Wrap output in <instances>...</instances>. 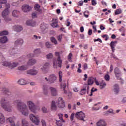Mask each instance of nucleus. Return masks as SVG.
Instances as JSON below:
<instances>
[{"label":"nucleus","mask_w":126,"mask_h":126,"mask_svg":"<svg viewBox=\"0 0 126 126\" xmlns=\"http://www.w3.org/2000/svg\"><path fill=\"white\" fill-rule=\"evenodd\" d=\"M102 38H105V41H107L109 39V37H108V35H107V34L103 35Z\"/></svg>","instance_id":"60"},{"label":"nucleus","mask_w":126,"mask_h":126,"mask_svg":"<svg viewBox=\"0 0 126 126\" xmlns=\"http://www.w3.org/2000/svg\"><path fill=\"white\" fill-rule=\"evenodd\" d=\"M40 7H41V6L38 4H36L34 6V8L35 10H36L37 11H39V12H41V11H42L41 10V9H40Z\"/></svg>","instance_id":"37"},{"label":"nucleus","mask_w":126,"mask_h":126,"mask_svg":"<svg viewBox=\"0 0 126 126\" xmlns=\"http://www.w3.org/2000/svg\"><path fill=\"white\" fill-rule=\"evenodd\" d=\"M48 28V25L44 23H42L40 25V29H41L42 31H45L46 29Z\"/></svg>","instance_id":"24"},{"label":"nucleus","mask_w":126,"mask_h":126,"mask_svg":"<svg viewBox=\"0 0 126 126\" xmlns=\"http://www.w3.org/2000/svg\"><path fill=\"white\" fill-rule=\"evenodd\" d=\"M0 104L1 108H3L5 111L7 112H11V111H12V106L9 104V101H8V98H1Z\"/></svg>","instance_id":"1"},{"label":"nucleus","mask_w":126,"mask_h":126,"mask_svg":"<svg viewBox=\"0 0 126 126\" xmlns=\"http://www.w3.org/2000/svg\"><path fill=\"white\" fill-rule=\"evenodd\" d=\"M67 83H68L67 81H63V82L61 83V88L63 89L64 94H66V93H67L66 92V91H65L64 90V89H65V88L66 87V86L67 85Z\"/></svg>","instance_id":"16"},{"label":"nucleus","mask_w":126,"mask_h":126,"mask_svg":"<svg viewBox=\"0 0 126 126\" xmlns=\"http://www.w3.org/2000/svg\"><path fill=\"white\" fill-rule=\"evenodd\" d=\"M94 42H100V43H102V40H101V39L100 38H97V39H94Z\"/></svg>","instance_id":"63"},{"label":"nucleus","mask_w":126,"mask_h":126,"mask_svg":"<svg viewBox=\"0 0 126 126\" xmlns=\"http://www.w3.org/2000/svg\"><path fill=\"white\" fill-rule=\"evenodd\" d=\"M56 125L58 126H63V121L62 120H56Z\"/></svg>","instance_id":"44"},{"label":"nucleus","mask_w":126,"mask_h":126,"mask_svg":"<svg viewBox=\"0 0 126 126\" xmlns=\"http://www.w3.org/2000/svg\"><path fill=\"white\" fill-rule=\"evenodd\" d=\"M30 121L34 124L36 126L40 125V117L38 116H35L34 114H30L29 115Z\"/></svg>","instance_id":"4"},{"label":"nucleus","mask_w":126,"mask_h":126,"mask_svg":"<svg viewBox=\"0 0 126 126\" xmlns=\"http://www.w3.org/2000/svg\"><path fill=\"white\" fill-rule=\"evenodd\" d=\"M14 103L17 104L18 109H19L20 107H23V105H26V104L22 101V99H17L14 101Z\"/></svg>","instance_id":"13"},{"label":"nucleus","mask_w":126,"mask_h":126,"mask_svg":"<svg viewBox=\"0 0 126 126\" xmlns=\"http://www.w3.org/2000/svg\"><path fill=\"white\" fill-rule=\"evenodd\" d=\"M32 9V7L29 6V5L24 4L22 6V10L24 12H28Z\"/></svg>","instance_id":"11"},{"label":"nucleus","mask_w":126,"mask_h":126,"mask_svg":"<svg viewBox=\"0 0 126 126\" xmlns=\"http://www.w3.org/2000/svg\"><path fill=\"white\" fill-rule=\"evenodd\" d=\"M122 12H123L122 9H118L116 10V11L115 12V14H116V15H118L119 14H121V13H122Z\"/></svg>","instance_id":"40"},{"label":"nucleus","mask_w":126,"mask_h":126,"mask_svg":"<svg viewBox=\"0 0 126 126\" xmlns=\"http://www.w3.org/2000/svg\"><path fill=\"white\" fill-rule=\"evenodd\" d=\"M9 15V10L8 8L5 9L1 13L2 17L4 18L6 22H8V21H11V19L8 17Z\"/></svg>","instance_id":"5"},{"label":"nucleus","mask_w":126,"mask_h":126,"mask_svg":"<svg viewBox=\"0 0 126 126\" xmlns=\"http://www.w3.org/2000/svg\"><path fill=\"white\" fill-rule=\"evenodd\" d=\"M43 94H44L46 95L47 96L48 95V86H46V85L43 86Z\"/></svg>","instance_id":"29"},{"label":"nucleus","mask_w":126,"mask_h":126,"mask_svg":"<svg viewBox=\"0 0 126 126\" xmlns=\"http://www.w3.org/2000/svg\"><path fill=\"white\" fill-rule=\"evenodd\" d=\"M116 42L111 41L110 43V47L112 50V53H115V47H116Z\"/></svg>","instance_id":"25"},{"label":"nucleus","mask_w":126,"mask_h":126,"mask_svg":"<svg viewBox=\"0 0 126 126\" xmlns=\"http://www.w3.org/2000/svg\"><path fill=\"white\" fill-rule=\"evenodd\" d=\"M107 84H106V83L103 82L99 84V88L100 89H103V88H105L106 87Z\"/></svg>","instance_id":"42"},{"label":"nucleus","mask_w":126,"mask_h":126,"mask_svg":"<svg viewBox=\"0 0 126 126\" xmlns=\"http://www.w3.org/2000/svg\"><path fill=\"white\" fill-rule=\"evenodd\" d=\"M18 109L22 115L25 117H27L29 115V109L26 104H23V106H20Z\"/></svg>","instance_id":"3"},{"label":"nucleus","mask_w":126,"mask_h":126,"mask_svg":"<svg viewBox=\"0 0 126 126\" xmlns=\"http://www.w3.org/2000/svg\"><path fill=\"white\" fill-rule=\"evenodd\" d=\"M59 81L60 82H61V81H63V72L59 71Z\"/></svg>","instance_id":"43"},{"label":"nucleus","mask_w":126,"mask_h":126,"mask_svg":"<svg viewBox=\"0 0 126 126\" xmlns=\"http://www.w3.org/2000/svg\"><path fill=\"white\" fill-rule=\"evenodd\" d=\"M71 57H72V54L69 53L68 56V60L69 62H72V61L71 60Z\"/></svg>","instance_id":"55"},{"label":"nucleus","mask_w":126,"mask_h":126,"mask_svg":"<svg viewBox=\"0 0 126 126\" xmlns=\"http://www.w3.org/2000/svg\"><path fill=\"white\" fill-rule=\"evenodd\" d=\"M26 24L28 26H31L34 27L36 26V22L32 20H28L26 22Z\"/></svg>","instance_id":"14"},{"label":"nucleus","mask_w":126,"mask_h":126,"mask_svg":"<svg viewBox=\"0 0 126 126\" xmlns=\"http://www.w3.org/2000/svg\"><path fill=\"white\" fill-rule=\"evenodd\" d=\"M44 79L48 83H54L55 81L57 80V76H56L55 74H52L49 76L48 78L45 77Z\"/></svg>","instance_id":"8"},{"label":"nucleus","mask_w":126,"mask_h":126,"mask_svg":"<svg viewBox=\"0 0 126 126\" xmlns=\"http://www.w3.org/2000/svg\"><path fill=\"white\" fill-rule=\"evenodd\" d=\"M86 93V89L84 88L80 92V95H84Z\"/></svg>","instance_id":"47"},{"label":"nucleus","mask_w":126,"mask_h":126,"mask_svg":"<svg viewBox=\"0 0 126 126\" xmlns=\"http://www.w3.org/2000/svg\"><path fill=\"white\" fill-rule=\"evenodd\" d=\"M63 115L62 114H58V117L60 120H61V121H62L63 123H65V121L63 120Z\"/></svg>","instance_id":"46"},{"label":"nucleus","mask_w":126,"mask_h":126,"mask_svg":"<svg viewBox=\"0 0 126 126\" xmlns=\"http://www.w3.org/2000/svg\"><path fill=\"white\" fill-rule=\"evenodd\" d=\"M18 83L20 85H26V84H27V82H26V80L23 79H20L18 81Z\"/></svg>","instance_id":"26"},{"label":"nucleus","mask_w":126,"mask_h":126,"mask_svg":"<svg viewBox=\"0 0 126 126\" xmlns=\"http://www.w3.org/2000/svg\"><path fill=\"white\" fill-rule=\"evenodd\" d=\"M53 54L52 53H49V54L47 55V59H52L53 58Z\"/></svg>","instance_id":"54"},{"label":"nucleus","mask_w":126,"mask_h":126,"mask_svg":"<svg viewBox=\"0 0 126 126\" xmlns=\"http://www.w3.org/2000/svg\"><path fill=\"white\" fill-rule=\"evenodd\" d=\"M74 115H75L74 113H73L71 114L70 121H71L72 122V121H73V119H74Z\"/></svg>","instance_id":"59"},{"label":"nucleus","mask_w":126,"mask_h":126,"mask_svg":"<svg viewBox=\"0 0 126 126\" xmlns=\"http://www.w3.org/2000/svg\"><path fill=\"white\" fill-rule=\"evenodd\" d=\"M107 112H108V113H109V114H115L114 113V110H113V109H109L108 111H107Z\"/></svg>","instance_id":"64"},{"label":"nucleus","mask_w":126,"mask_h":126,"mask_svg":"<svg viewBox=\"0 0 126 126\" xmlns=\"http://www.w3.org/2000/svg\"><path fill=\"white\" fill-rule=\"evenodd\" d=\"M27 74L31 75H37L39 73V70L35 69H30L27 71Z\"/></svg>","instance_id":"12"},{"label":"nucleus","mask_w":126,"mask_h":126,"mask_svg":"<svg viewBox=\"0 0 126 126\" xmlns=\"http://www.w3.org/2000/svg\"><path fill=\"white\" fill-rule=\"evenodd\" d=\"M45 45H46V48H51V43L49 42H46L45 43Z\"/></svg>","instance_id":"57"},{"label":"nucleus","mask_w":126,"mask_h":126,"mask_svg":"<svg viewBox=\"0 0 126 126\" xmlns=\"http://www.w3.org/2000/svg\"><path fill=\"white\" fill-rule=\"evenodd\" d=\"M56 57H58L57 59H54L53 61V67L54 68H58V64L59 67H62V63H63V60L61 59V55L59 52H55Z\"/></svg>","instance_id":"2"},{"label":"nucleus","mask_w":126,"mask_h":126,"mask_svg":"<svg viewBox=\"0 0 126 126\" xmlns=\"http://www.w3.org/2000/svg\"><path fill=\"white\" fill-rule=\"evenodd\" d=\"M97 89H94V88H93L91 90V94H90V96H92L93 95V92H95V91H97Z\"/></svg>","instance_id":"50"},{"label":"nucleus","mask_w":126,"mask_h":126,"mask_svg":"<svg viewBox=\"0 0 126 126\" xmlns=\"http://www.w3.org/2000/svg\"><path fill=\"white\" fill-rule=\"evenodd\" d=\"M5 122V119L4 116L2 113H0V124H4Z\"/></svg>","instance_id":"27"},{"label":"nucleus","mask_w":126,"mask_h":126,"mask_svg":"<svg viewBox=\"0 0 126 126\" xmlns=\"http://www.w3.org/2000/svg\"><path fill=\"white\" fill-rule=\"evenodd\" d=\"M21 125L22 126H28L29 123H28V122L26 121V119H23L21 121Z\"/></svg>","instance_id":"28"},{"label":"nucleus","mask_w":126,"mask_h":126,"mask_svg":"<svg viewBox=\"0 0 126 126\" xmlns=\"http://www.w3.org/2000/svg\"><path fill=\"white\" fill-rule=\"evenodd\" d=\"M84 15L85 17H86V18H88V17L89 16V15L88 14V12L85 11L84 13Z\"/></svg>","instance_id":"61"},{"label":"nucleus","mask_w":126,"mask_h":126,"mask_svg":"<svg viewBox=\"0 0 126 126\" xmlns=\"http://www.w3.org/2000/svg\"><path fill=\"white\" fill-rule=\"evenodd\" d=\"M49 89L52 96H57L58 95V90H57V89L53 87H50Z\"/></svg>","instance_id":"15"},{"label":"nucleus","mask_w":126,"mask_h":126,"mask_svg":"<svg viewBox=\"0 0 126 126\" xmlns=\"http://www.w3.org/2000/svg\"><path fill=\"white\" fill-rule=\"evenodd\" d=\"M53 22L51 24V26L53 27V28H57L59 27V25H58V19H53Z\"/></svg>","instance_id":"20"},{"label":"nucleus","mask_w":126,"mask_h":126,"mask_svg":"<svg viewBox=\"0 0 126 126\" xmlns=\"http://www.w3.org/2000/svg\"><path fill=\"white\" fill-rule=\"evenodd\" d=\"M36 63H37V60H36V59H31L28 61L27 62V64L28 65H33V64H35Z\"/></svg>","instance_id":"18"},{"label":"nucleus","mask_w":126,"mask_h":126,"mask_svg":"<svg viewBox=\"0 0 126 126\" xmlns=\"http://www.w3.org/2000/svg\"><path fill=\"white\" fill-rule=\"evenodd\" d=\"M85 118V114L82 111L79 112V120L80 121H82V122H85L84 118Z\"/></svg>","instance_id":"21"},{"label":"nucleus","mask_w":126,"mask_h":126,"mask_svg":"<svg viewBox=\"0 0 126 126\" xmlns=\"http://www.w3.org/2000/svg\"><path fill=\"white\" fill-rule=\"evenodd\" d=\"M104 78L106 81H109L110 80V76L108 74H106L105 75Z\"/></svg>","instance_id":"53"},{"label":"nucleus","mask_w":126,"mask_h":126,"mask_svg":"<svg viewBox=\"0 0 126 126\" xmlns=\"http://www.w3.org/2000/svg\"><path fill=\"white\" fill-rule=\"evenodd\" d=\"M8 41V38H7V36H3L0 37V43L2 44H6Z\"/></svg>","instance_id":"19"},{"label":"nucleus","mask_w":126,"mask_h":126,"mask_svg":"<svg viewBox=\"0 0 126 126\" xmlns=\"http://www.w3.org/2000/svg\"><path fill=\"white\" fill-rule=\"evenodd\" d=\"M13 29L16 31V32H21V31H22L23 30V28H22V26H14L13 28Z\"/></svg>","instance_id":"17"},{"label":"nucleus","mask_w":126,"mask_h":126,"mask_svg":"<svg viewBox=\"0 0 126 126\" xmlns=\"http://www.w3.org/2000/svg\"><path fill=\"white\" fill-rule=\"evenodd\" d=\"M51 109L53 111L57 110V105H56V102L55 101H52L51 103Z\"/></svg>","instance_id":"30"},{"label":"nucleus","mask_w":126,"mask_h":126,"mask_svg":"<svg viewBox=\"0 0 126 126\" xmlns=\"http://www.w3.org/2000/svg\"><path fill=\"white\" fill-rule=\"evenodd\" d=\"M119 124H120V126H126V123H125V121L124 120V119L123 118L119 119Z\"/></svg>","instance_id":"32"},{"label":"nucleus","mask_w":126,"mask_h":126,"mask_svg":"<svg viewBox=\"0 0 126 126\" xmlns=\"http://www.w3.org/2000/svg\"><path fill=\"white\" fill-rule=\"evenodd\" d=\"M25 59H31L32 58H34L35 54L33 53H31L27 55L26 56H24Z\"/></svg>","instance_id":"34"},{"label":"nucleus","mask_w":126,"mask_h":126,"mask_svg":"<svg viewBox=\"0 0 126 126\" xmlns=\"http://www.w3.org/2000/svg\"><path fill=\"white\" fill-rule=\"evenodd\" d=\"M42 111L43 113H47V112H48V110L47 109V108H46L45 107H42Z\"/></svg>","instance_id":"58"},{"label":"nucleus","mask_w":126,"mask_h":126,"mask_svg":"<svg viewBox=\"0 0 126 126\" xmlns=\"http://www.w3.org/2000/svg\"><path fill=\"white\" fill-rule=\"evenodd\" d=\"M96 126H107V124L103 120H100L96 124Z\"/></svg>","instance_id":"22"},{"label":"nucleus","mask_w":126,"mask_h":126,"mask_svg":"<svg viewBox=\"0 0 126 126\" xmlns=\"http://www.w3.org/2000/svg\"><path fill=\"white\" fill-rule=\"evenodd\" d=\"M23 40L22 39H19L15 41V44L16 45H22L23 44Z\"/></svg>","instance_id":"31"},{"label":"nucleus","mask_w":126,"mask_h":126,"mask_svg":"<svg viewBox=\"0 0 126 126\" xmlns=\"http://www.w3.org/2000/svg\"><path fill=\"white\" fill-rule=\"evenodd\" d=\"M27 104L30 110L33 113V114L37 113V107L35 105V104L33 103L32 101H28Z\"/></svg>","instance_id":"6"},{"label":"nucleus","mask_w":126,"mask_h":126,"mask_svg":"<svg viewBox=\"0 0 126 126\" xmlns=\"http://www.w3.org/2000/svg\"><path fill=\"white\" fill-rule=\"evenodd\" d=\"M2 65L4 66H7L9 68H14L18 65V63L17 62H9L7 61H4L2 63Z\"/></svg>","instance_id":"7"},{"label":"nucleus","mask_w":126,"mask_h":126,"mask_svg":"<svg viewBox=\"0 0 126 126\" xmlns=\"http://www.w3.org/2000/svg\"><path fill=\"white\" fill-rule=\"evenodd\" d=\"M96 79L93 77H90L88 79V85H93L94 83V80Z\"/></svg>","instance_id":"23"},{"label":"nucleus","mask_w":126,"mask_h":126,"mask_svg":"<svg viewBox=\"0 0 126 126\" xmlns=\"http://www.w3.org/2000/svg\"><path fill=\"white\" fill-rule=\"evenodd\" d=\"M15 51H16V49L10 50L9 53L11 55H14L15 54Z\"/></svg>","instance_id":"48"},{"label":"nucleus","mask_w":126,"mask_h":126,"mask_svg":"<svg viewBox=\"0 0 126 126\" xmlns=\"http://www.w3.org/2000/svg\"><path fill=\"white\" fill-rule=\"evenodd\" d=\"M114 73H115V75H117L118 74H121V71L120 70V69H119V68H118V67H116L114 69Z\"/></svg>","instance_id":"35"},{"label":"nucleus","mask_w":126,"mask_h":126,"mask_svg":"<svg viewBox=\"0 0 126 126\" xmlns=\"http://www.w3.org/2000/svg\"><path fill=\"white\" fill-rule=\"evenodd\" d=\"M50 65V63H45L41 68L40 69L43 73H48L49 71V66Z\"/></svg>","instance_id":"10"},{"label":"nucleus","mask_w":126,"mask_h":126,"mask_svg":"<svg viewBox=\"0 0 126 126\" xmlns=\"http://www.w3.org/2000/svg\"><path fill=\"white\" fill-rule=\"evenodd\" d=\"M4 93L5 94H6L7 95H10V92H9V91L7 89H5L4 90Z\"/></svg>","instance_id":"49"},{"label":"nucleus","mask_w":126,"mask_h":126,"mask_svg":"<svg viewBox=\"0 0 126 126\" xmlns=\"http://www.w3.org/2000/svg\"><path fill=\"white\" fill-rule=\"evenodd\" d=\"M92 5L95 6L97 4V2H96L95 0H92Z\"/></svg>","instance_id":"62"},{"label":"nucleus","mask_w":126,"mask_h":126,"mask_svg":"<svg viewBox=\"0 0 126 126\" xmlns=\"http://www.w3.org/2000/svg\"><path fill=\"white\" fill-rule=\"evenodd\" d=\"M56 104L58 106L59 108L60 109H63L64 108V101L62 97H59L56 103Z\"/></svg>","instance_id":"9"},{"label":"nucleus","mask_w":126,"mask_h":126,"mask_svg":"<svg viewBox=\"0 0 126 126\" xmlns=\"http://www.w3.org/2000/svg\"><path fill=\"white\" fill-rule=\"evenodd\" d=\"M57 39L59 42H61L62 39H63V35H62V34L59 35L58 36H57Z\"/></svg>","instance_id":"56"},{"label":"nucleus","mask_w":126,"mask_h":126,"mask_svg":"<svg viewBox=\"0 0 126 126\" xmlns=\"http://www.w3.org/2000/svg\"><path fill=\"white\" fill-rule=\"evenodd\" d=\"M41 123L42 126H47V123H46V121H45V120L42 119L41 120Z\"/></svg>","instance_id":"52"},{"label":"nucleus","mask_w":126,"mask_h":126,"mask_svg":"<svg viewBox=\"0 0 126 126\" xmlns=\"http://www.w3.org/2000/svg\"><path fill=\"white\" fill-rule=\"evenodd\" d=\"M28 68V67H27V66H21L20 67H18V69L19 70H26V69H27Z\"/></svg>","instance_id":"36"},{"label":"nucleus","mask_w":126,"mask_h":126,"mask_svg":"<svg viewBox=\"0 0 126 126\" xmlns=\"http://www.w3.org/2000/svg\"><path fill=\"white\" fill-rule=\"evenodd\" d=\"M18 13H19V11L14 10L12 11V14L13 16L15 17V16H17V14H18Z\"/></svg>","instance_id":"41"},{"label":"nucleus","mask_w":126,"mask_h":126,"mask_svg":"<svg viewBox=\"0 0 126 126\" xmlns=\"http://www.w3.org/2000/svg\"><path fill=\"white\" fill-rule=\"evenodd\" d=\"M51 41L52 42V43H54L55 45H57L58 44V41H57V39L54 37H51Z\"/></svg>","instance_id":"45"},{"label":"nucleus","mask_w":126,"mask_h":126,"mask_svg":"<svg viewBox=\"0 0 126 126\" xmlns=\"http://www.w3.org/2000/svg\"><path fill=\"white\" fill-rule=\"evenodd\" d=\"M7 3V0H0V4H6Z\"/></svg>","instance_id":"51"},{"label":"nucleus","mask_w":126,"mask_h":126,"mask_svg":"<svg viewBox=\"0 0 126 126\" xmlns=\"http://www.w3.org/2000/svg\"><path fill=\"white\" fill-rule=\"evenodd\" d=\"M8 35V32L7 31H3L0 32V36H4Z\"/></svg>","instance_id":"38"},{"label":"nucleus","mask_w":126,"mask_h":126,"mask_svg":"<svg viewBox=\"0 0 126 126\" xmlns=\"http://www.w3.org/2000/svg\"><path fill=\"white\" fill-rule=\"evenodd\" d=\"M119 91H120V88L118 84H115L114 85V92L115 93H119Z\"/></svg>","instance_id":"33"},{"label":"nucleus","mask_w":126,"mask_h":126,"mask_svg":"<svg viewBox=\"0 0 126 126\" xmlns=\"http://www.w3.org/2000/svg\"><path fill=\"white\" fill-rule=\"evenodd\" d=\"M33 53L34 55H39V54H41V50L39 48L35 49L34 50Z\"/></svg>","instance_id":"39"}]
</instances>
